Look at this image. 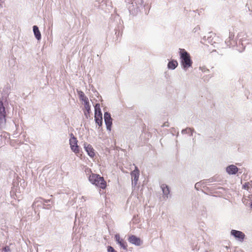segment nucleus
I'll return each mask as SVG.
<instances>
[{
    "label": "nucleus",
    "instance_id": "1",
    "mask_svg": "<svg viewBox=\"0 0 252 252\" xmlns=\"http://www.w3.org/2000/svg\"><path fill=\"white\" fill-rule=\"evenodd\" d=\"M247 35L245 33L239 32L237 36V39H234V34L230 32L229 37L225 41L226 46L235 49L240 53H242L245 50L246 45L249 44V40L247 39Z\"/></svg>",
    "mask_w": 252,
    "mask_h": 252
},
{
    "label": "nucleus",
    "instance_id": "2",
    "mask_svg": "<svg viewBox=\"0 0 252 252\" xmlns=\"http://www.w3.org/2000/svg\"><path fill=\"white\" fill-rule=\"evenodd\" d=\"M179 55L181 66L182 69L186 71L189 67L192 66L193 63L190 55L188 52L183 48H179Z\"/></svg>",
    "mask_w": 252,
    "mask_h": 252
},
{
    "label": "nucleus",
    "instance_id": "3",
    "mask_svg": "<svg viewBox=\"0 0 252 252\" xmlns=\"http://www.w3.org/2000/svg\"><path fill=\"white\" fill-rule=\"evenodd\" d=\"M109 26L112 28H114L115 34L117 36L122 35L124 26L123 22L121 19L119 15H112L109 22Z\"/></svg>",
    "mask_w": 252,
    "mask_h": 252
},
{
    "label": "nucleus",
    "instance_id": "4",
    "mask_svg": "<svg viewBox=\"0 0 252 252\" xmlns=\"http://www.w3.org/2000/svg\"><path fill=\"white\" fill-rule=\"evenodd\" d=\"M89 181L93 185L104 189L106 188L107 183L103 177L99 174L92 173L88 177Z\"/></svg>",
    "mask_w": 252,
    "mask_h": 252
},
{
    "label": "nucleus",
    "instance_id": "5",
    "mask_svg": "<svg viewBox=\"0 0 252 252\" xmlns=\"http://www.w3.org/2000/svg\"><path fill=\"white\" fill-rule=\"evenodd\" d=\"M144 7L143 0H132L128 9L130 15L135 16Z\"/></svg>",
    "mask_w": 252,
    "mask_h": 252
},
{
    "label": "nucleus",
    "instance_id": "6",
    "mask_svg": "<svg viewBox=\"0 0 252 252\" xmlns=\"http://www.w3.org/2000/svg\"><path fill=\"white\" fill-rule=\"evenodd\" d=\"M52 201L51 199H45L42 198H36L32 204V208L35 211V207L37 206L45 209H50L52 207ZM36 213V212H35Z\"/></svg>",
    "mask_w": 252,
    "mask_h": 252
},
{
    "label": "nucleus",
    "instance_id": "7",
    "mask_svg": "<svg viewBox=\"0 0 252 252\" xmlns=\"http://www.w3.org/2000/svg\"><path fill=\"white\" fill-rule=\"evenodd\" d=\"M94 122L99 127H101L103 125L102 113L100 108V104L96 103L94 106Z\"/></svg>",
    "mask_w": 252,
    "mask_h": 252
},
{
    "label": "nucleus",
    "instance_id": "8",
    "mask_svg": "<svg viewBox=\"0 0 252 252\" xmlns=\"http://www.w3.org/2000/svg\"><path fill=\"white\" fill-rule=\"evenodd\" d=\"M11 90V89L10 85L8 83H7L4 86L2 92H1V97L0 98V101H1L2 103L4 104V105H8V98L9 95L10 94Z\"/></svg>",
    "mask_w": 252,
    "mask_h": 252
},
{
    "label": "nucleus",
    "instance_id": "9",
    "mask_svg": "<svg viewBox=\"0 0 252 252\" xmlns=\"http://www.w3.org/2000/svg\"><path fill=\"white\" fill-rule=\"evenodd\" d=\"M139 170L137 166H135L134 169L132 170L130 173L132 181V188H135L137 184V182L139 178Z\"/></svg>",
    "mask_w": 252,
    "mask_h": 252
},
{
    "label": "nucleus",
    "instance_id": "10",
    "mask_svg": "<svg viewBox=\"0 0 252 252\" xmlns=\"http://www.w3.org/2000/svg\"><path fill=\"white\" fill-rule=\"evenodd\" d=\"M104 120L107 130L108 131H111L113 125V119L111 117V114L109 112H104Z\"/></svg>",
    "mask_w": 252,
    "mask_h": 252
},
{
    "label": "nucleus",
    "instance_id": "11",
    "mask_svg": "<svg viewBox=\"0 0 252 252\" xmlns=\"http://www.w3.org/2000/svg\"><path fill=\"white\" fill-rule=\"evenodd\" d=\"M69 142L70 149L72 152L75 154H79L80 153L82 152L81 148L78 145V141L77 138L73 139L72 141H70Z\"/></svg>",
    "mask_w": 252,
    "mask_h": 252
},
{
    "label": "nucleus",
    "instance_id": "12",
    "mask_svg": "<svg viewBox=\"0 0 252 252\" xmlns=\"http://www.w3.org/2000/svg\"><path fill=\"white\" fill-rule=\"evenodd\" d=\"M114 239L116 244L119 246L121 249L126 251L127 250V244L126 242L120 237L119 233H117L114 235Z\"/></svg>",
    "mask_w": 252,
    "mask_h": 252
},
{
    "label": "nucleus",
    "instance_id": "13",
    "mask_svg": "<svg viewBox=\"0 0 252 252\" xmlns=\"http://www.w3.org/2000/svg\"><path fill=\"white\" fill-rule=\"evenodd\" d=\"M127 240L130 243L136 246H140L143 244V241L140 238L135 235L131 234L129 235Z\"/></svg>",
    "mask_w": 252,
    "mask_h": 252
},
{
    "label": "nucleus",
    "instance_id": "14",
    "mask_svg": "<svg viewBox=\"0 0 252 252\" xmlns=\"http://www.w3.org/2000/svg\"><path fill=\"white\" fill-rule=\"evenodd\" d=\"M6 122V112L4 105L0 101V127Z\"/></svg>",
    "mask_w": 252,
    "mask_h": 252
},
{
    "label": "nucleus",
    "instance_id": "15",
    "mask_svg": "<svg viewBox=\"0 0 252 252\" xmlns=\"http://www.w3.org/2000/svg\"><path fill=\"white\" fill-rule=\"evenodd\" d=\"M230 234L234 237L236 240L241 242L244 241L245 237V235L243 232L235 229H232L231 230Z\"/></svg>",
    "mask_w": 252,
    "mask_h": 252
},
{
    "label": "nucleus",
    "instance_id": "16",
    "mask_svg": "<svg viewBox=\"0 0 252 252\" xmlns=\"http://www.w3.org/2000/svg\"><path fill=\"white\" fill-rule=\"evenodd\" d=\"M83 146L85 151L91 158H94L95 156V150L91 144L84 142Z\"/></svg>",
    "mask_w": 252,
    "mask_h": 252
},
{
    "label": "nucleus",
    "instance_id": "17",
    "mask_svg": "<svg viewBox=\"0 0 252 252\" xmlns=\"http://www.w3.org/2000/svg\"><path fill=\"white\" fill-rule=\"evenodd\" d=\"M160 187L162 191L163 198L165 199H167L169 197H171V190L169 186L165 184H162L160 185Z\"/></svg>",
    "mask_w": 252,
    "mask_h": 252
},
{
    "label": "nucleus",
    "instance_id": "18",
    "mask_svg": "<svg viewBox=\"0 0 252 252\" xmlns=\"http://www.w3.org/2000/svg\"><path fill=\"white\" fill-rule=\"evenodd\" d=\"M240 170L236 165L234 164L228 165L226 167V172L229 175H234L239 172Z\"/></svg>",
    "mask_w": 252,
    "mask_h": 252
},
{
    "label": "nucleus",
    "instance_id": "19",
    "mask_svg": "<svg viewBox=\"0 0 252 252\" xmlns=\"http://www.w3.org/2000/svg\"><path fill=\"white\" fill-rule=\"evenodd\" d=\"M77 93L80 100L83 102L84 106L90 104L88 98L82 91L77 90Z\"/></svg>",
    "mask_w": 252,
    "mask_h": 252
},
{
    "label": "nucleus",
    "instance_id": "20",
    "mask_svg": "<svg viewBox=\"0 0 252 252\" xmlns=\"http://www.w3.org/2000/svg\"><path fill=\"white\" fill-rule=\"evenodd\" d=\"M215 35L212 32H210L208 33L207 35V40L209 43L213 45L214 47L219 48V43L214 41Z\"/></svg>",
    "mask_w": 252,
    "mask_h": 252
},
{
    "label": "nucleus",
    "instance_id": "21",
    "mask_svg": "<svg viewBox=\"0 0 252 252\" xmlns=\"http://www.w3.org/2000/svg\"><path fill=\"white\" fill-rule=\"evenodd\" d=\"M168 63H167V67L170 70H174L178 65V63L176 60L175 59H168Z\"/></svg>",
    "mask_w": 252,
    "mask_h": 252
},
{
    "label": "nucleus",
    "instance_id": "22",
    "mask_svg": "<svg viewBox=\"0 0 252 252\" xmlns=\"http://www.w3.org/2000/svg\"><path fill=\"white\" fill-rule=\"evenodd\" d=\"M32 30L36 39L38 41L40 40L41 39V34L38 27L36 25H34L32 27Z\"/></svg>",
    "mask_w": 252,
    "mask_h": 252
},
{
    "label": "nucleus",
    "instance_id": "23",
    "mask_svg": "<svg viewBox=\"0 0 252 252\" xmlns=\"http://www.w3.org/2000/svg\"><path fill=\"white\" fill-rule=\"evenodd\" d=\"M85 109H83L84 116L87 119H91L90 114L91 113V106L90 104L84 106Z\"/></svg>",
    "mask_w": 252,
    "mask_h": 252
},
{
    "label": "nucleus",
    "instance_id": "24",
    "mask_svg": "<svg viewBox=\"0 0 252 252\" xmlns=\"http://www.w3.org/2000/svg\"><path fill=\"white\" fill-rule=\"evenodd\" d=\"M205 183H206L205 180L196 183L195 184V186H194L195 189L197 190H199V188H201V187L204 188L206 186V185L205 184Z\"/></svg>",
    "mask_w": 252,
    "mask_h": 252
},
{
    "label": "nucleus",
    "instance_id": "25",
    "mask_svg": "<svg viewBox=\"0 0 252 252\" xmlns=\"http://www.w3.org/2000/svg\"><path fill=\"white\" fill-rule=\"evenodd\" d=\"M205 182L212 183L214 182L219 181L218 180V177L216 176H214L213 177L210 178L209 179H205Z\"/></svg>",
    "mask_w": 252,
    "mask_h": 252
},
{
    "label": "nucleus",
    "instance_id": "26",
    "mask_svg": "<svg viewBox=\"0 0 252 252\" xmlns=\"http://www.w3.org/2000/svg\"><path fill=\"white\" fill-rule=\"evenodd\" d=\"M107 252H117L116 250L111 246H108L107 247Z\"/></svg>",
    "mask_w": 252,
    "mask_h": 252
},
{
    "label": "nucleus",
    "instance_id": "27",
    "mask_svg": "<svg viewBox=\"0 0 252 252\" xmlns=\"http://www.w3.org/2000/svg\"><path fill=\"white\" fill-rule=\"evenodd\" d=\"M249 183L247 182V183H245L243 185H242V189H247L248 190H250V187H249Z\"/></svg>",
    "mask_w": 252,
    "mask_h": 252
},
{
    "label": "nucleus",
    "instance_id": "28",
    "mask_svg": "<svg viewBox=\"0 0 252 252\" xmlns=\"http://www.w3.org/2000/svg\"><path fill=\"white\" fill-rule=\"evenodd\" d=\"M2 251L4 252H11V250H10L9 246H7V245H5L4 247H3L2 248Z\"/></svg>",
    "mask_w": 252,
    "mask_h": 252
},
{
    "label": "nucleus",
    "instance_id": "29",
    "mask_svg": "<svg viewBox=\"0 0 252 252\" xmlns=\"http://www.w3.org/2000/svg\"><path fill=\"white\" fill-rule=\"evenodd\" d=\"M214 41H216V42L219 43V48L220 47L219 45L220 44V42L222 41V39L221 38H220L219 37L216 36V35H215Z\"/></svg>",
    "mask_w": 252,
    "mask_h": 252
},
{
    "label": "nucleus",
    "instance_id": "30",
    "mask_svg": "<svg viewBox=\"0 0 252 252\" xmlns=\"http://www.w3.org/2000/svg\"><path fill=\"white\" fill-rule=\"evenodd\" d=\"M200 69L201 70V71L203 72H209V70L207 69L206 67L203 66V67H200Z\"/></svg>",
    "mask_w": 252,
    "mask_h": 252
},
{
    "label": "nucleus",
    "instance_id": "31",
    "mask_svg": "<svg viewBox=\"0 0 252 252\" xmlns=\"http://www.w3.org/2000/svg\"><path fill=\"white\" fill-rule=\"evenodd\" d=\"M200 27L199 26H196L192 30V32H194V33H196L199 30H200Z\"/></svg>",
    "mask_w": 252,
    "mask_h": 252
},
{
    "label": "nucleus",
    "instance_id": "32",
    "mask_svg": "<svg viewBox=\"0 0 252 252\" xmlns=\"http://www.w3.org/2000/svg\"><path fill=\"white\" fill-rule=\"evenodd\" d=\"M189 127H187L186 128L183 129L181 131V133L183 134H187L188 133Z\"/></svg>",
    "mask_w": 252,
    "mask_h": 252
},
{
    "label": "nucleus",
    "instance_id": "33",
    "mask_svg": "<svg viewBox=\"0 0 252 252\" xmlns=\"http://www.w3.org/2000/svg\"><path fill=\"white\" fill-rule=\"evenodd\" d=\"M189 132L190 133L189 135L192 136V134L194 132H195L194 129L193 128H189Z\"/></svg>",
    "mask_w": 252,
    "mask_h": 252
},
{
    "label": "nucleus",
    "instance_id": "34",
    "mask_svg": "<svg viewBox=\"0 0 252 252\" xmlns=\"http://www.w3.org/2000/svg\"><path fill=\"white\" fill-rule=\"evenodd\" d=\"M69 135L70 136L69 142L70 141H72L73 139L77 138L75 136L73 135L72 133H71L69 134Z\"/></svg>",
    "mask_w": 252,
    "mask_h": 252
},
{
    "label": "nucleus",
    "instance_id": "35",
    "mask_svg": "<svg viewBox=\"0 0 252 252\" xmlns=\"http://www.w3.org/2000/svg\"><path fill=\"white\" fill-rule=\"evenodd\" d=\"M207 36H204L203 37V39L204 40H207Z\"/></svg>",
    "mask_w": 252,
    "mask_h": 252
},
{
    "label": "nucleus",
    "instance_id": "36",
    "mask_svg": "<svg viewBox=\"0 0 252 252\" xmlns=\"http://www.w3.org/2000/svg\"><path fill=\"white\" fill-rule=\"evenodd\" d=\"M250 208L252 209V200L250 202Z\"/></svg>",
    "mask_w": 252,
    "mask_h": 252
},
{
    "label": "nucleus",
    "instance_id": "37",
    "mask_svg": "<svg viewBox=\"0 0 252 252\" xmlns=\"http://www.w3.org/2000/svg\"><path fill=\"white\" fill-rule=\"evenodd\" d=\"M251 98H252V95H251V96H247V98H248V99H251Z\"/></svg>",
    "mask_w": 252,
    "mask_h": 252
},
{
    "label": "nucleus",
    "instance_id": "38",
    "mask_svg": "<svg viewBox=\"0 0 252 252\" xmlns=\"http://www.w3.org/2000/svg\"><path fill=\"white\" fill-rule=\"evenodd\" d=\"M249 191H252V186H251V187H250V190H249Z\"/></svg>",
    "mask_w": 252,
    "mask_h": 252
},
{
    "label": "nucleus",
    "instance_id": "39",
    "mask_svg": "<svg viewBox=\"0 0 252 252\" xmlns=\"http://www.w3.org/2000/svg\"><path fill=\"white\" fill-rule=\"evenodd\" d=\"M96 2H98V3H100L99 0H96Z\"/></svg>",
    "mask_w": 252,
    "mask_h": 252
},
{
    "label": "nucleus",
    "instance_id": "40",
    "mask_svg": "<svg viewBox=\"0 0 252 252\" xmlns=\"http://www.w3.org/2000/svg\"><path fill=\"white\" fill-rule=\"evenodd\" d=\"M192 12H195V11L193 10V11H192Z\"/></svg>",
    "mask_w": 252,
    "mask_h": 252
},
{
    "label": "nucleus",
    "instance_id": "41",
    "mask_svg": "<svg viewBox=\"0 0 252 252\" xmlns=\"http://www.w3.org/2000/svg\"><path fill=\"white\" fill-rule=\"evenodd\" d=\"M205 252H209L207 251H205Z\"/></svg>",
    "mask_w": 252,
    "mask_h": 252
},
{
    "label": "nucleus",
    "instance_id": "42",
    "mask_svg": "<svg viewBox=\"0 0 252 252\" xmlns=\"http://www.w3.org/2000/svg\"><path fill=\"white\" fill-rule=\"evenodd\" d=\"M1 92V89H0V92Z\"/></svg>",
    "mask_w": 252,
    "mask_h": 252
}]
</instances>
